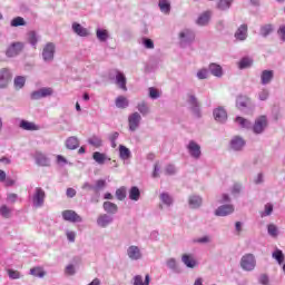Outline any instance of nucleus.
I'll list each match as a JSON object with an SVG mask.
<instances>
[{"label": "nucleus", "instance_id": "f257e3e1", "mask_svg": "<svg viewBox=\"0 0 285 285\" xmlns=\"http://www.w3.org/2000/svg\"><path fill=\"white\" fill-rule=\"evenodd\" d=\"M255 266H257V261L255 259V255L253 254H245L242 258H240V268H243V271H255Z\"/></svg>", "mask_w": 285, "mask_h": 285}, {"label": "nucleus", "instance_id": "f03ea898", "mask_svg": "<svg viewBox=\"0 0 285 285\" xmlns=\"http://www.w3.org/2000/svg\"><path fill=\"white\" fill-rule=\"evenodd\" d=\"M45 202H46V190H43V188L41 187H36L32 196L33 206H36V208H41Z\"/></svg>", "mask_w": 285, "mask_h": 285}, {"label": "nucleus", "instance_id": "7ed1b4c3", "mask_svg": "<svg viewBox=\"0 0 285 285\" xmlns=\"http://www.w3.org/2000/svg\"><path fill=\"white\" fill-rule=\"evenodd\" d=\"M266 126H268V119L266 118V116H261L255 120L253 130L256 135H262V132H264Z\"/></svg>", "mask_w": 285, "mask_h": 285}, {"label": "nucleus", "instance_id": "20e7f679", "mask_svg": "<svg viewBox=\"0 0 285 285\" xmlns=\"http://www.w3.org/2000/svg\"><path fill=\"white\" fill-rule=\"evenodd\" d=\"M187 150L194 159H199V157H202V146H199L195 140L189 141Z\"/></svg>", "mask_w": 285, "mask_h": 285}, {"label": "nucleus", "instance_id": "39448f33", "mask_svg": "<svg viewBox=\"0 0 285 285\" xmlns=\"http://www.w3.org/2000/svg\"><path fill=\"white\" fill-rule=\"evenodd\" d=\"M22 50H23L22 42H13L7 48L6 55L7 57H17L18 55H21Z\"/></svg>", "mask_w": 285, "mask_h": 285}, {"label": "nucleus", "instance_id": "423d86ee", "mask_svg": "<svg viewBox=\"0 0 285 285\" xmlns=\"http://www.w3.org/2000/svg\"><path fill=\"white\" fill-rule=\"evenodd\" d=\"M62 219H65V222H70L71 224L82 222L81 216H79V214H77L75 210L70 209L62 212Z\"/></svg>", "mask_w": 285, "mask_h": 285}, {"label": "nucleus", "instance_id": "0eeeda50", "mask_svg": "<svg viewBox=\"0 0 285 285\" xmlns=\"http://www.w3.org/2000/svg\"><path fill=\"white\" fill-rule=\"evenodd\" d=\"M128 124H129V130H131V132H135V130L139 128V124H141V115H139V112H134L129 115Z\"/></svg>", "mask_w": 285, "mask_h": 285}, {"label": "nucleus", "instance_id": "6e6552de", "mask_svg": "<svg viewBox=\"0 0 285 285\" xmlns=\"http://www.w3.org/2000/svg\"><path fill=\"white\" fill-rule=\"evenodd\" d=\"M42 59L45 61H52L55 59V43L48 42L42 49Z\"/></svg>", "mask_w": 285, "mask_h": 285}, {"label": "nucleus", "instance_id": "1a4fd4ad", "mask_svg": "<svg viewBox=\"0 0 285 285\" xmlns=\"http://www.w3.org/2000/svg\"><path fill=\"white\" fill-rule=\"evenodd\" d=\"M12 81V73L9 69H0V88H8V83Z\"/></svg>", "mask_w": 285, "mask_h": 285}, {"label": "nucleus", "instance_id": "9d476101", "mask_svg": "<svg viewBox=\"0 0 285 285\" xmlns=\"http://www.w3.org/2000/svg\"><path fill=\"white\" fill-rule=\"evenodd\" d=\"M52 88L47 87V88H41L40 90L33 91L31 94V99H43L45 97H50L52 96Z\"/></svg>", "mask_w": 285, "mask_h": 285}, {"label": "nucleus", "instance_id": "9b49d317", "mask_svg": "<svg viewBox=\"0 0 285 285\" xmlns=\"http://www.w3.org/2000/svg\"><path fill=\"white\" fill-rule=\"evenodd\" d=\"M232 213H235L233 205H223L215 210L217 217H226V215H230Z\"/></svg>", "mask_w": 285, "mask_h": 285}, {"label": "nucleus", "instance_id": "f8f14e48", "mask_svg": "<svg viewBox=\"0 0 285 285\" xmlns=\"http://www.w3.org/2000/svg\"><path fill=\"white\" fill-rule=\"evenodd\" d=\"M214 118L216 121L224 124V121L228 119V114L226 112V109H224V107H218L214 109Z\"/></svg>", "mask_w": 285, "mask_h": 285}, {"label": "nucleus", "instance_id": "ddd939ff", "mask_svg": "<svg viewBox=\"0 0 285 285\" xmlns=\"http://www.w3.org/2000/svg\"><path fill=\"white\" fill-rule=\"evenodd\" d=\"M181 262L187 268H195L197 266V259L193 254H183Z\"/></svg>", "mask_w": 285, "mask_h": 285}, {"label": "nucleus", "instance_id": "4468645a", "mask_svg": "<svg viewBox=\"0 0 285 285\" xmlns=\"http://www.w3.org/2000/svg\"><path fill=\"white\" fill-rule=\"evenodd\" d=\"M273 77H275V72L273 70H263L261 73V83L263 86H267L273 81Z\"/></svg>", "mask_w": 285, "mask_h": 285}, {"label": "nucleus", "instance_id": "2eb2a0df", "mask_svg": "<svg viewBox=\"0 0 285 285\" xmlns=\"http://www.w3.org/2000/svg\"><path fill=\"white\" fill-rule=\"evenodd\" d=\"M127 255L130 259L137 261L141 259V250L139 247L132 245L127 249Z\"/></svg>", "mask_w": 285, "mask_h": 285}, {"label": "nucleus", "instance_id": "dca6fc26", "mask_svg": "<svg viewBox=\"0 0 285 285\" xmlns=\"http://www.w3.org/2000/svg\"><path fill=\"white\" fill-rule=\"evenodd\" d=\"M35 159L38 166H50V159H48L41 151L36 153Z\"/></svg>", "mask_w": 285, "mask_h": 285}, {"label": "nucleus", "instance_id": "f3484780", "mask_svg": "<svg viewBox=\"0 0 285 285\" xmlns=\"http://www.w3.org/2000/svg\"><path fill=\"white\" fill-rule=\"evenodd\" d=\"M247 35H248V26L242 24V26L237 29V31H236V33H235V37H236V39H238L239 41H244V40L246 39Z\"/></svg>", "mask_w": 285, "mask_h": 285}, {"label": "nucleus", "instance_id": "a211bd4d", "mask_svg": "<svg viewBox=\"0 0 285 285\" xmlns=\"http://www.w3.org/2000/svg\"><path fill=\"white\" fill-rule=\"evenodd\" d=\"M20 128L22 130H31V131L40 129V127L37 124H35L32 121H28V120H21L20 121Z\"/></svg>", "mask_w": 285, "mask_h": 285}, {"label": "nucleus", "instance_id": "6ab92c4d", "mask_svg": "<svg viewBox=\"0 0 285 285\" xmlns=\"http://www.w3.org/2000/svg\"><path fill=\"white\" fill-rule=\"evenodd\" d=\"M116 83L121 90H128V87H126V76L121 71L116 72Z\"/></svg>", "mask_w": 285, "mask_h": 285}, {"label": "nucleus", "instance_id": "aec40b11", "mask_svg": "<svg viewBox=\"0 0 285 285\" xmlns=\"http://www.w3.org/2000/svg\"><path fill=\"white\" fill-rule=\"evenodd\" d=\"M78 146H79V139L75 136L69 137L66 140V148H68V150H77Z\"/></svg>", "mask_w": 285, "mask_h": 285}, {"label": "nucleus", "instance_id": "412c9836", "mask_svg": "<svg viewBox=\"0 0 285 285\" xmlns=\"http://www.w3.org/2000/svg\"><path fill=\"white\" fill-rule=\"evenodd\" d=\"M72 30L76 32V35H78V37H88L89 35L88 29L81 27V24L77 22L72 24Z\"/></svg>", "mask_w": 285, "mask_h": 285}, {"label": "nucleus", "instance_id": "4be33fe9", "mask_svg": "<svg viewBox=\"0 0 285 285\" xmlns=\"http://www.w3.org/2000/svg\"><path fill=\"white\" fill-rule=\"evenodd\" d=\"M244 146H246V142L244 141V139H242L239 137H235L230 141V147L233 148V150H242V148H244Z\"/></svg>", "mask_w": 285, "mask_h": 285}, {"label": "nucleus", "instance_id": "5701e85b", "mask_svg": "<svg viewBox=\"0 0 285 285\" xmlns=\"http://www.w3.org/2000/svg\"><path fill=\"white\" fill-rule=\"evenodd\" d=\"M179 38L181 39V41H184L186 43L188 41L195 40V33H193V31L186 29L179 33Z\"/></svg>", "mask_w": 285, "mask_h": 285}, {"label": "nucleus", "instance_id": "b1692460", "mask_svg": "<svg viewBox=\"0 0 285 285\" xmlns=\"http://www.w3.org/2000/svg\"><path fill=\"white\" fill-rule=\"evenodd\" d=\"M158 7L164 14H170V1L169 0H159Z\"/></svg>", "mask_w": 285, "mask_h": 285}, {"label": "nucleus", "instance_id": "393cba45", "mask_svg": "<svg viewBox=\"0 0 285 285\" xmlns=\"http://www.w3.org/2000/svg\"><path fill=\"white\" fill-rule=\"evenodd\" d=\"M102 206H104V210H106V213H110L111 215H115V213L119 210V208L117 207V204L111 202H105Z\"/></svg>", "mask_w": 285, "mask_h": 285}, {"label": "nucleus", "instance_id": "a878e982", "mask_svg": "<svg viewBox=\"0 0 285 285\" xmlns=\"http://www.w3.org/2000/svg\"><path fill=\"white\" fill-rule=\"evenodd\" d=\"M110 222H112V218H110V216L104 214L100 215L97 219V224L98 226H101V228H106V226H108V224H110Z\"/></svg>", "mask_w": 285, "mask_h": 285}, {"label": "nucleus", "instance_id": "bb28decb", "mask_svg": "<svg viewBox=\"0 0 285 285\" xmlns=\"http://www.w3.org/2000/svg\"><path fill=\"white\" fill-rule=\"evenodd\" d=\"M209 70L212 75H214V77H222V75H224V71L222 70V66L217 63H210Z\"/></svg>", "mask_w": 285, "mask_h": 285}, {"label": "nucleus", "instance_id": "cd10ccee", "mask_svg": "<svg viewBox=\"0 0 285 285\" xmlns=\"http://www.w3.org/2000/svg\"><path fill=\"white\" fill-rule=\"evenodd\" d=\"M139 197H141V191H139V188L131 187L129 190V199L132 202H139Z\"/></svg>", "mask_w": 285, "mask_h": 285}, {"label": "nucleus", "instance_id": "c85d7f7f", "mask_svg": "<svg viewBox=\"0 0 285 285\" xmlns=\"http://www.w3.org/2000/svg\"><path fill=\"white\" fill-rule=\"evenodd\" d=\"M129 104L130 102L128 101V98L124 96H119L116 98V106L118 108H121V109L128 108Z\"/></svg>", "mask_w": 285, "mask_h": 285}, {"label": "nucleus", "instance_id": "c756f323", "mask_svg": "<svg viewBox=\"0 0 285 285\" xmlns=\"http://www.w3.org/2000/svg\"><path fill=\"white\" fill-rule=\"evenodd\" d=\"M250 66H253V60L249 57H245V58L240 59V61L238 62L239 70L250 68Z\"/></svg>", "mask_w": 285, "mask_h": 285}, {"label": "nucleus", "instance_id": "7c9ffc66", "mask_svg": "<svg viewBox=\"0 0 285 285\" xmlns=\"http://www.w3.org/2000/svg\"><path fill=\"white\" fill-rule=\"evenodd\" d=\"M92 159H95V161L97 164L104 165V164H106V159H108V157H106V154H101L99 151H95L92 154Z\"/></svg>", "mask_w": 285, "mask_h": 285}, {"label": "nucleus", "instance_id": "2f4dec72", "mask_svg": "<svg viewBox=\"0 0 285 285\" xmlns=\"http://www.w3.org/2000/svg\"><path fill=\"white\" fill-rule=\"evenodd\" d=\"M30 275H33V277H46V271H43V267H32L30 269Z\"/></svg>", "mask_w": 285, "mask_h": 285}, {"label": "nucleus", "instance_id": "473e14b6", "mask_svg": "<svg viewBox=\"0 0 285 285\" xmlns=\"http://www.w3.org/2000/svg\"><path fill=\"white\" fill-rule=\"evenodd\" d=\"M150 284V275L145 276V284H144V278L141 276L137 275L134 278V285H149Z\"/></svg>", "mask_w": 285, "mask_h": 285}, {"label": "nucleus", "instance_id": "72a5a7b5", "mask_svg": "<svg viewBox=\"0 0 285 285\" xmlns=\"http://www.w3.org/2000/svg\"><path fill=\"white\" fill-rule=\"evenodd\" d=\"M189 206L190 208H199V206H202V197L199 196L189 197Z\"/></svg>", "mask_w": 285, "mask_h": 285}, {"label": "nucleus", "instance_id": "f704fd0d", "mask_svg": "<svg viewBox=\"0 0 285 285\" xmlns=\"http://www.w3.org/2000/svg\"><path fill=\"white\" fill-rule=\"evenodd\" d=\"M119 155H120V159H130V149H128L124 145H120Z\"/></svg>", "mask_w": 285, "mask_h": 285}, {"label": "nucleus", "instance_id": "c9c22d12", "mask_svg": "<svg viewBox=\"0 0 285 285\" xmlns=\"http://www.w3.org/2000/svg\"><path fill=\"white\" fill-rule=\"evenodd\" d=\"M208 21H210V12L207 11L198 18L197 23L198 26H206Z\"/></svg>", "mask_w": 285, "mask_h": 285}, {"label": "nucleus", "instance_id": "e433bc0d", "mask_svg": "<svg viewBox=\"0 0 285 285\" xmlns=\"http://www.w3.org/2000/svg\"><path fill=\"white\" fill-rule=\"evenodd\" d=\"M0 215H2V217H4V219H10L11 215H12V209H10L8 206L2 205L0 207Z\"/></svg>", "mask_w": 285, "mask_h": 285}, {"label": "nucleus", "instance_id": "4c0bfd02", "mask_svg": "<svg viewBox=\"0 0 285 285\" xmlns=\"http://www.w3.org/2000/svg\"><path fill=\"white\" fill-rule=\"evenodd\" d=\"M96 35H97V39H99V41L108 40V30H106V29H98L96 31Z\"/></svg>", "mask_w": 285, "mask_h": 285}, {"label": "nucleus", "instance_id": "58836bf2", "mask_svg": "<svg viewBox=\"0 0 285 285\" xmlns=\"http://www.w3.org/2000/svg\"><path fill=\"white\" fill-rule=\"evenodd\" d=\"M250 104V100L246 97H238L236 100V106L238 108H246Z\"/></svg>", "mask_w": 285, "mask_h": 285}, {"label": "nucleus", "instance_id": "ea45409f", "mask_svg": "<svg viewBox=\"0 0 285 285\" xmlns=\"http://www.w3.org/2000/svg\"><path fill=\"white\" fill-rule=\"evenodd\" d=\"M272 257L278 262V264H284V253H282L281 249H276L273 254Z\"/></svg>", "mask_w": 285, "mask_h": 285}, {"label": "nucleus", "instance_id": "a19ab883", "mask_svg": "<svg viewBox=\"0 0 285 285\" xmlns=\"http://www.w3.org/2000/svg\"><path fill=\"white\" fill-rule=\"evenodd\" d=\"M138 110L144 115H148V112H150V108L148 107V105L146 104V101H141L140 104H138L137 106Z\"/></svg>", "mask_w": 285, "mask_h": 285}, {"label": "nucleus", "instance_id": "79ce46f5", "mask_svg": "<svg viewBox=\"0 0 285 285\" xmlns=\"http://www.w3.org/2000/svg\"><path fill=\"white\" fill-rule=\"evenodd\" d=\"M14 86H16V88H18V90H21V88H23V86H26V78L23 76H18L14 79Z\"/></svg>", "mask_w": 285, "mask_h": 285}, {"label": "nucleus", "instance_id": "37998d69", "mask_svg": "<svg viewBox=\"0 0 285 285\" xmlns=\"http://www.w3.org/2000/svg\"><path fill=\"white\" fill-rule=\"evenodd\" d=\"M273 32V24H265L261 28L262 37H268Z\"/></svg>", "mask_w": 285, "mask_h": 285}, {"label": "nucleus", "instance_id": "c03bdc74", "mask_svg": "<svg viewBox=\"0 0 285 285\" xmlns=\"http://www.w3.org/2000/svg\"><path fill=\"white\" fill-rule=\"evenodd\" d=\"M88 144H90V146H95V148H100L101 138L97 136H92L91 138L88 139Z\"/></svg>", "mask_w": 285, "mask_h": 285}, {"label": "nucleus", "instance_id": "a18cd8bd", "mask_svg": "<svg viewBox=\"0 0 285 285\" xmlns=\"http://www.w3.org/2000/svg\"><path fill=\"white\" fill-rule=\"evenodd\" d=\"M160 200L163 202V204H166V206L173 205V198L166 193L160 194Z\"/></svg>", "mask_w": 285, "mask_h": 285}, {"label": "nucleus", "instance_id": "49530a36", "mask_svg": "<svg viewBox=\"0 0 285 285\" xmlns=\"http://www.w3.org/2000/svg\"><path fill=\"white\" fill-rule=\"evenodd\" d=\"M116 197L119 202H124V199H126V187H120L117 189Z\"/></svg>", "mask_w": 285, "mask_h": 285}, {"label": "nucleus", "instance_id": "de8ad7c7", "mask_svg": "<svg viewBox=\"0 0 285 285\" xmlns=\"http://www.w3.org/2000/svg\"><path fill=\"white\" fill-rule=\"evenodd\" d=\"M230 3H233V0H219L218 8L219 10H228V8H230Z\"/></svg>", "mask_w": 285, "mask_h": 285}, {"label": "nucleus", "instance_id": "09e8293b", "mask_svg": "<svg viewBox=\"0 0 285 285\" xmlns=\"http://www.w3.org/2000/svg\"><path fill=\"white\" fill-rule=\"evenodd\" d=\"M12 28H19V26H26V20L21 17H17L11 21Z\"/></svg>", "mask_w": 285, "mask_h": 285}, {"label": "nucleus", "instance_id": "8fccbe9b", "mask_svg": "<svg viewBox=\"0 0 285 285\" xmlns=\"http://www.w3.org/2000/svg\"><path fill=\"white\" fill-rule=\"evenodd\" d=\"M236 124H238L242 128H248V126H250V121L244 117H237Z\"/></svg>", "mask_w": 285, "mask_h": 285}, {"label": "nucleus", "instance_id": "3c124183", "mask_svg": "<svg viewBox=\"0 0 285 285\" xmlns=\"http://www.w3.org/2000/svg\"><path fill=\"white\" fill-rule=\"evenodd\" d=\"M149 97H150V99H159V97H160L159 90H157V88H155V87H150L149 88Z\"/></svg>", "mask_w": 285, "mask_h": 285}, {"label": "nucleus", "instance_id": "603ef678", "mask_svg": "<svg viewBox=\"0 0 285 285\" xmlns=\"http://www.w3.org/2000/svg\"><path fill=\"white\" fill-rule=\"evenodd\" d=\"M7 273L10 279H19V277H21V273H19V271L8 269Z\"/></svg>", "mask_w": 285, "mask_h": 285}, {"label": "nucleus", "instance_id": "864d4df0", "mask_svg": "<svg viewBox=\"0 0 285 285\" xmlns=\"http://www.w3.org/2000/svg\"><path fill=\"white\" fill-rule=\"evenodd\" d=\"M142 43L145 46V48H147L148 50H153V48H155V42H153V40L145 38L142 40Z\"/></svg>", "mask_w": 285, "mask_h": 285}, {"label": "nucleus", "instance_id": "5fc2aeb1", "mask_svg": "<svg viewBox=\"0 0 285 285\" xmlns=\"http://www.w3.org/2000/svg\"><path fill=\"white\" fill-rule=\"evenodd\" d=\"M273 213V204L265 205V212L262 214V217H268Z\"/></svg>", "mask_w": 285, "mask_h": 285}, {"label": "nucleus", "instance_id": "6e6d98bb", "mask_svg": "<svg viewBox=\"0 0 285 285\" xmlns=\"http://www.w3.org/2000/svg\"><path fill=\"white\" fill-rule=\"evenodd\" d=\"M269 92L267 89H263L259 94H258V99L261 101H266V99H268Z\"/></svg>", "mask_w": 285, "mask_h": 285}, {"label": "nucleus", "instance_id": "4d7b16f0", "mask_svg": "<svg viewBox=\"0 0 285 285\" xmlns=\"http://www.w3.org/2000/svg\"><path fill=\"white\" fill-rule=\"evenodd\" d=\"M267 230L272 237H277V226H275L274 224H271L268 225Z\"/></svg>", "mask_w": 285, "mask_h": 285}, {"label": "nucleus", "instance_id": "13d9d810", "mask_svg": "<svg viewBox=\"0 0 285 285\" xmlns=\"http://www.w3.org/2000/svg\"><path fill=\"white\" fill-rule=\"evenodd\" d=\"M102 188H106V180L99 179L96 181V187H94L95 190H101Z\"/></svg>", "mask_w": 285, "mask_h": 285}, {"label": "nucleus", "instance_id": "bf43d9fd", "mask_svg": "<svg viewBox=\"0 0 285 285\" xmlns=\"http://www.w3.org/2000/svg\"><path fill=\"white\" fill-rule=\"evenodd\" d=\"M197 77H198V79H207V77H208V70H206V69H200V70L197 72Z\"/></svg>", "mask_w": 285, "mask_h": 285}, {"label": "nucleus", "instance_id": "052dcab7", "mask_svg": "<svg viewBox=\"0 0 285 285\" xmlns=\"http://www.w3.org/2000/svg\"><path fill=\"white\" fill-rule=\"evenodd\" d=\"M166 175H175L176 169H175V165H168L165 169Z\"/></svg>", "mask_w": 285, "mask_h": 285}, {"label": "nucleus", "instance_id": "680f3d73", "mask_svg": "<svg viewBox=\"0 0 285 285\" xmlns=\"http://www.w3.org/2000/svg\"><path fill=\"white\" fill-rule=\"evenodd\" d=\"M29 41H30L31 46H37V41H38L37 33L31 32L30 36H29Z\"/></svg>", "mask_w": 285, "mask_h": 285}, {"label": "nucleus", "instance_id": "e2e57ef3", "mask_svg": "<svg viewBox=\"0 0 285 285\" xmlns=\"http://www.w3.org/2000/svg\"><path fill=\"white\" fill-rule=\"evenodd\" d=\"M65 273L66 275H75V265H67Z\"/></svg>", "mask_w": 285, "mask_h": 285}, {"label": "nucleus", "instance_id": "0e129e2a", "mask_svg": "<svg viewBox=\"0 0 285 285\" xmlns=\"http://www.w3.org/2000/svg\"><path fill=\"white\" fill-rule=\"evenodd\" d=\"M167 266L168 268H171V269L177 268V261H175V258H170L169 261H167Z\"/></svg>", "mask_w": 285, "mask_h": 285}, {"label": "nucleus", "instance_id": "69168bd1", "mask_svg": "<svg viewBox=\"0 0 285 285\" xmlns=\"http://www.w3.org/2000/svg\"><path fill=\"white\" fill-rule=\"evenodd\" d=\"M189 104H191L194 108H197V106H199L195 96H189Z\"/></svg>", "mask_w": 285, "mask_h": 285}, {"label": "nucleus", "instance_id": "338daca9", "mask_svg": "<svg viewBox=\"0 0 285 285\" xmlns=\"http://www.w3.org/2000/svg\"><path fill=\"white\" fill-rule=\"evenodd\" d=\"M77 235L75 234V232H67V238L69 242H75Z\"/></svg>", "mask_w": 285, "mask_h": 285}, {"label": "nucleus", "instance_id": "774afa93", "mask_svg": "<svg viewBox=\"0 0 285 285\" xmlns=\"http://www.w3.org/2000/svg\"><path fill=\"white\" fill-rule=\"evenodd\" d=\"M278 35L283 41H285V26L278 29Z\"/></svg>", "mask_w": 285, "mask_h": 285}]
</instances>
